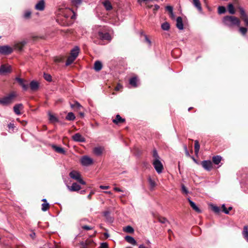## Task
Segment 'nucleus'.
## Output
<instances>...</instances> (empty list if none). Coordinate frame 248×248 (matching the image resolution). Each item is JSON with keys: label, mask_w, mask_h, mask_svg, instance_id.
Returning a JSON list of instances; mask_svg holds the SVG:
<instances>
[{"label": "nucleus", "mask_w": 248, "mask_h": 248, "mask_svg": "<svg viewBox=\"0 0 248 248\" xmlns=\"http://www.w3.org/2000/svg\"><path fill=\"white\" fill-rule=\"evenodd\" d=\"M13 51V48L8 45L0 46V54H10L12 53Z\"/></svg>", "instance_id": "obj_5"}, {"label": "nucleus", "mask_w": 248, "mask_h": 248, "mask_svg": "<svg viewBox=\"0 0 248 248\" xmlns=\"http://www.w3.org/2000/svg\"><path fill=\"white\" fill-rule=\"evenodd\" d=\"M125 240L129 243L133 245H136L137 244L136 241L134 239V238L130 236H126L125 237Z\"/></svg>", "instance_id": "obj_28"}, {"label": "nucleus", "mask_w": 248, "mask_h": 248, "mask_svg": "<svg viewBox=\"0 0 248 248\" xmlns=\"http://www.w3.org/2000/svg\"><path fill=\"white\" fill-rule=\"evenodd\" d=\"M170 17H171V18H172V19H174V18H175V15H174V13H173V11L172 12V13H170Z\"/></svg>", "instance_id": "obj_63"}, {"label": "nucleus", "mask_w": 248, "mask_h": 248, "mask_svg": "<svg viewBox=\"0 0 248 248\" xmlns=\"http://www.w3.org/2000/svg\"><path fill=\"white\" fill-rule=\"evenodd\" d=\"M82 228L83 229H84V230H92L93 229L92 227H90L89 226H87V225L82 226Z\"/></svg>", "instance_id": "obj_55"}, {"label": "nucleus", "mask_w": 248, "mask_h": 248, "mask_svg": "<svg viewBox=\"0 0 248 248\" xmlns=\"http://www.w3.org/2000/svg\"><path fill=\"white\" fill-rule=\"evenodd\" d=\"M30 236L32 239H34L35 237V233L34 232H32L31 234H30Z\"/></svg>", "instance_id": "obj_62"}, {"label": "nucleus", "mask_w": 248, "mask_h": 248, "mask_svg": "<svg viewBox=\"0 0 248 248\" xmlns=\"http://www.w3.org/2000/svg\"><path fill=\"white\" fill-rule=\"evenodd\" d=\"M104 148L101 146L95 147L93 149V153L97 156H100L102 155Z\"/></svg>", "instance_id": "obj_16"}, {"label": "nucleus", "mask_w": 248, "mask_h": 248, "mask_svg": "<svg viewBox=\"0 0 248 248\" xmlns=\"http://www.w3.org/2000/svg\"><path fill=\"white\" fill-rule=\"evenodd\" d=\"M148 181H149V183L151 189H154V187L156 186V184H155V182L153 180H152L151 178H149L148 179Z\"/></svg>", "instance_id": "obj_41"}, {"label": "nucleus", "mask_w": 248, "mask_h": 248, "mask_svg": "<svg viewBox=\"0 0 248 248\" xmlns=\"http://www.w3.org/2000/svg\"><path fill=\"white\" fill-rule=\"evenodd\" d=\"M30 86L32 91H37L39 88V83L36 81L32 80L30 82Z\"/></svg>", "instance_id": "obj_18"}, {"label": "nucleus", "mask_w": 248, "mask_h": 248, "mask_svg": "<svg viewBox=\"0 0 248 248\" xmlns=\"http://www.w3.org/2000/svg\"><path fill=\"white\" fill-rule=\"evenodd\" d=\"M221 159L222 157L219 155L214 156L212 158L213 162L216 165L219 164Z\"/></svg>", "instance_id": "obj_32"}, {"label": "nucleus", "mask_w": 248, "mask_h": 248, "mask_svg": "<svg viewBox=\"0 0 248 248\" xmlns=\"http://www.w3.org/2000/svg\"><path fill=\"white\" fill-rule=\"evenodd\" d=\"M26 44L27 42L26 41H22L21 42L16 43L14 45V47L15 49L21 51Z\"/></svg>", "instance_id": "obj_15"}, {"label": "nucleus", "mask_w": 248, "mask_h": 248, "mask_svg": "<svg viewBox=\"0 0 248 248\" xmlns=\"http://www.w3.org/2000/svg\"><path fill=\"white\" fill-rule=\"evenodd\" d=\"M67 187L70 191H78L81 189V186L76 183H73L71 186L67 185Z\"/></svg>", "instance_id": "obj_13"}, {"label": "nucleus", "mask_w": 248, "mask_h": 248, "mask_svg": "<svg viewBox=\"0 0 248 248\" xmlns=\"http://www.w3.org/2000/svg\"><path fill=\"white\" fill-rule=\"evenodd\" d=\"M188 201L189 202L191 207L194 210H195L196 212L198 213H201L202 211L193 201H192L189 198H188Z\"/></svg>", "instance_id": "obj_22"}, {"label": "nucleus", "mask_w": 248, "mask_h": 248, "mask_svg": "<svg viewBox=\"0 0 248 248\" xmlns=\"http://www.w3.org/2000/svg\"><path fill=\"white\" fill-rule=\"evenodd\" d=\"M72 139L74 141L77 142H85V139L79 133H76L72 136Z\"/></svg>", "instance_id": "obj_12"}, {"label": "nucleus", "mask_w": 248, "mask_h": 248, "mask_svg": "<svg viewBox=\"0 0 248 248\" xmlns=\"http://www.w3.org/2000/svg\"><path fill=\"white\" fill-rule=\"evenodd\" d=\"M158 221L163 224H165L166 223L168 222V220L166 218L163 217H158Z\"/></svg>", "instance_id": "obj_48"}, {"label": "nucleus", "mask_w": 248, "mask_h": 248, "mask_svg": "<svg viewBox=\"0 0 248 248\" xmlns=\"http://www.w3.org/2000/svg\"><path fill=\"white\" fill-rule=\"evenodd\" d=\"M200 148V145L199 143V141L197 140H196L195 141V144H194V148H195V153L196 155H198L199 150Z\"/></svg>", "instance_id": "obj_34"}, {"label": "nucleus", "mask_w": 248, "mask_h": 248, "mask_svg": "<svg viewBox=\"0 0 248 248\" xmlns=\"http://www.w3.org/2000/svg\"><path fill=\"white\" fill-rule=\"evenodd\" d=\"M239 31L243 35H244L247 32L248 30L245 27H240Z\"/></svg>", "instance_id": "obj_45"}, {"label": "nucleus", "mask_w": 248, "mask_h": 248, "mask_svg": "<svg viewBox=\"0 0 248 248\" xmlns=\"http://www.w3.org/2000/svg\"><path fill=\"white\" fill-rule=\"evenodd\" d=\"M161 28L163 30L168 31L170 28V26L169 23L166 22L162 24Z\"/></svg>", "instance_id": "obj_37"}, {"label": "nucleus", "mask_w": 248, "mask_h": 248, "mask_svg": "<svg viewBox=\"0 0 248 248\" xmlns=\"http://www.w3.org/2000/svg\"><path fill=\"white\" fill-rule=\"evenodd\" d=\"M70 107L72 108L77 110H79L83 107L77 101H76L74 104H70Z\"/></svg>", "instance_id": "obj_24"}, {"label": "nucleus", "mask_w": 248, "mask_h": 248, "mask_svg": "<svg viewBox=\"0 0 248 248\" xmlns=\"http://www.w3.org/2000/svg\"><path fill=\"white\" fill-rule=\"evenodd\" d=\"M23 106L22 104H16L13 108L14 111L17 115H20V110L23 109Z\"/></svg>", "instance_id": "obj_14"}, {"label": "nucleus", "mask_w": 248, "mask_h": 248, "mask_svg": "<svg viewBox=\"0 0 248 248\" xmlns=\"http://www.w3.org/2000/svg\"><path fill=\"white\" fill-rule=\"evenodd\" d=\"M153 157L154 158L153 160H160V157L155 149L153 151Z\"/></svg>", "instance_id": "obj_39"}, {"label": "nucleus", "mask_w": 248, "mask_h": 248, "mask_svg": "<svg viewBox=\"0 0 248 248\" xmlns=\"http://www.w3.org/2000/svg\"><path fill=\"white\" fill-rule=\"evenodd\" d=\"M113 122L116 124L120 123H123L125 122V119L122 118L120 115L117 114L116 116L115 119L113 120Z\"/></svg>", "instance_id": "obj_25"}, {"label": "nucleus", "mask_w": 248, "mask_h": 248, "mask_svg": "<svg viewBox=\"0 0 248 248\" xmlns=\"http://www.w3.org/2000/svg\"><path fill=\"white\" fill-rule=\"evenodd\" d=\"M31 15V12L29 10H28V11H26L25 12L23 16L25 18L27 19V18H29L30 17Z\"/></svg>", "instance_id": "obj_47"}, {"label": "nucleus", "mask_w": 248, "mask_h": 248, "mask_svg": "<svg viewBox=\"0 0 248 248\" xmlns=\"http://www.w3.org/2000/svg\"><path fill=\"white\" fill-rule=\"evenodd\" d=\"M103 215L105 217H106L107 218H108V217L109 216V211H105L103 213Z\"/></svg>", "instance_id": "obj_57"}, {"label": "nucleus", "mask_w": 248, "mask_h": 248, "mask_svg": "<svg viewBox=\"0 0 248 248\" xmlns=\"http://www.w3.org/2000/svg\"><path fill=\"white\" fill-rule=\"evenodd\" d=\"M153 165L158 173H161L163 169V166L160 160H153Z\"/></svg>", "instance_id": "obj_6"}, {"label": "nucleus", "mask_w": 248, "mask_h": 248, "mask_svg": "<svg viewBox=\"0 0 248 248\" xmlns=\"http://www.w3.org/2000/svg\"><path fill=\"white\" fill-rule=\"evenodd\" d=\"M36 10L39 11H43L45 8V2L44 0L39 1L35 6Z\"/></svg>", "instance_id": "obj_17"}, {"label": "nucleus", "mask_w": 248, "mask_h": 248, "mask_svg": "<svg viewBox=\"0 0 248 248\" xmlns=\"http://www.w3.org/2000/svg\"><path fill=\"white\" fill-rule=\"evenodd\" d=\"M70 178L77 180L78 183L82 185H85L86 183L81 177L80 173L76 170L71 171L69 174Z\"/></svg>", "instance_id": "obj_4"}, {"label": "nucleus", "mask_w": 248, "mask_h": 248, "mask_svg": "<svg viewBox=\"0 0 248 248\" xmlns=\"http://www.w3.org/2000/svg\"><path fill=\"white\" fill-rule=\"evenodd\" d=\"M16 80L19 83V84L22 86L23 89L25 91L27 90L28 89V85L25 83V81L22 78H16Z\"/></svg>", "instance_id": "obj_19"}, {"label": "nucleus", "mask_w": 248, "mask_h": 248, "mask_svg": "<svg viewBox=\"0 0 248 248\" xmlns=\"http://www.w3.org/2000/svg\"><path fill=\"white\" fill-rule=\"evenodd\" d=\"M80 162L83 166H88L93 163V160L91 157L85 155L80 159Z\"/></svg>", "instance_id": "obj_8"}, {"label": "nucleus", "mask_w": 248, "mask_h": 248, "mask_svg": "<svg viewBox=\"0 0 248 248\" xmlns=\"http://www.w3.org/2000/svg\"><path fill=\"white\" fill-rule=\"evenodd\" d=\"M93 243L91 240H86L80 243L81 248H88V246Z\"/></svg>", "instance_id": "obj_27"}, {"label": "nucleus", "mask_w": 248, "mask_h": 248, "mask_svg": "<svg viewBox=\"0 0 248 248\" xmlns=\"http://www.w3.org/2000/svg\"><path fill=\"white\" fill-rule=\"evenodd\" d=\"M16 96V93L12 92L4 97L0 98V104L3 106L9 105L14 101Z\"/></svg>", "instance_id": "obj_2"}, {"label": "nucleus", "mask_w": 248, "mask_h": 248, "mask_svg": "<svg viewBox=\"0 0 248 248\" xmlns=\"http://www.w3.org/2000/svg\"><path fill=\"white\" fill-rule=\"evenodd\" d=\"M228 10L230 14L233 15L235 14L234 7L232 3H229L228 5Z\"/></svg>", "instance_id": "obj_35"}, {"label": "nucleus", "mask_w": 248, "mask_h": 248, "mask_svg": "<svg viewBox=\"0 0 248 248\" xmlns=\"http://www.w3.org/2000/svg\"><path fill=\"white\" fill-rule=\"evenodd\" d=\"M242 234L244 238L248 242V227L247 226L244 227Z\"/></svg>", "instance_id": "obj_31"}, {"label": "nucleus", "mask_w": 248, "mask_h": 248, "mask_svg": "<svg viewBox=\"0 0 248 248\" xmlns=\"http://www.w3.org/2000/svg\"><path fill=\"white\" fill-rule=\"evenodd\" d=\"M137 78L136 77H133L129 80V84L134 87H137Z\"/></svg>", "instance_id": "obj_33"}, {"label": "nucleus", "mask_w": 248, "mask_h": 248, "mask_svg": "<svg viewBox=\"0 0 248 248\" xmlns=\"http://www.w3.org/2000/svg\"><path fill=\"white\" fill-rule=\"evenodd\" d=\"M176 27L178 29L180 30H182L184 29V25L182 18L180 16H178L176 19Z\"/></svg>", "instance_id": "obj_21"}, {"label": "nucleus", "mask_w": 248, "mask_h": 248, "mask_svg": "<svg viewBox=\"0 0 248 248\" xmlns=\"http://www.w3.org/2000/svg\"><path fill=\"white\" fill-rule=\"evenodd\" d=\"M181 187H182V192L184 193L187 194L188 193V191L187 189H186V187L184 185H182Z\"/></svg>", "instance_id": "obj_49"}, {"label": "nucleus", "mask_w": 248, "mask_h": 248, "mask_svg": "<svg viewBox=\"0 0 248 248\" xmlns=\"http://www.w3.org/2000/svg\"><path fill=\"white\" fill-rule=\"evenodd\" d=\"M54 61L56 62H62V59L61 58H55Z\"/></svg>", "instance_id": "obj_60"}, {"label": "nucleus", "mask_w": 248, "mask_h": 248, "mask_svg": "<svg viewBox=\"0 0 248 248\" xmlns=\"http://www.w3.org/2000/svg\"><path fill=\"white\" fill-rule=\"evenodd\" d=\"M124 231L128 233H133L134 231L133 228L130 226H127L124 229Z\"/></svg>", "instance_id": "obj_40"}, {"label": "nucleus", "mask_w": 248, "mask_h": 248, "mask_svg": "<svg viewBox=\"0 0 248 248\" xmlns=\"http://www.w3.org/2000/svg\"><path fill=\"white\" fill-rule=\"evenodd\" d=\"M226 12V8L224 6H219L218 8V13L219 14H224Z\"/></svg>", "instance_id": "obj_43"}, {"label": "nucleus", "mask_w": 248, "mask_h": 248, "mask_svg": "<svg viewBox=\"0 0 248 248\" xmlns=\"http://www.w3.org/2000/svg\"><path fill=\"white\" fill-rule=\"evenodd\" d=\"M75 116L73 112H69L66 117V119L69 121H73L75 119Z\"/></svg>", "instance_id": "obj_36"}, {"label": "nucleus", "mask_w": 248, "mask_h": 248, "mask_svg": "<svg viewBox=\"0 0 248 248\" xmlns=\"http://www.w3.org/2000/svg\"><path fill=\"white\" fill-rule=\"evenodd\" d=\"M166 10L169 12V14L170 13H171L173 11V8L172 6H167L166 7Z\"/></svg>", "instance_id": "obj_52"}, {"label": "nucleus", "mask_w": 248, "mask_h": 248, "mask_svg": "<svg viewBox=\"0 0 248 248\" xmlns=\"http://www.w3.org/2000/svg\"><path fill=\"white\" fill-rule=\"evenodd\" d=\"M49 120L52 122H58V119L56 117H55L54 115L49 112Z\"/></svg>", "instance_id": "obj_38"}, {"label": "nucleus", "mask_w": 248, "mask_h": 248, "mask_svg": "<svg viewBox=\"0 0 248 248\" xmlns=\"http://www.w3.org/2000/svg\"><path fill=\"white\" fill-rule=\"evenodd\" d=\"M99 187L102 189H107L109 188V186H100Z\"/></svg>", "instance_id": "obj_58"}, {"label": "nucleus", "mask_w": 248, "mask_h": 248, "mask_svg": "<svg viewBox=\"0 0 248 248\" xmlns=\"http://www.w3.org/2000/svg\"><path fill=\"white\" fill-rule=\"evenodd\" d=\"M101 248H108V244L107 243H102L100 246Z\"/></svg>", "instance_id": "obj_56"}, {"label": "nucleus", "mask_w": 248, "mask_h": 248, "mask_svg": "<svg viewBox=\"0 0 248 248\" xmlns=\"http://www.w3.org/2000/svg\"><path fill=\"white\" fill-rule=\"evenodd\" d=\"M70 12V10L68 9H60L59 11L58 12V14L61 15L65 18H67L69 17V15L67 13Z\"/></svg>", "instance_id": "obj_20"}, {"label": "nucleus", "mask_w": 248, "mask_h": 248, "mask_svg": "<svg viewBox=\"0 0 248 248\" xmlns=\"http://www.w3.org/2000/svg\"><path fill=\"white\" fill-rule=\"evenodd\" d=\"M49 204L47 202H44L42 204V210L43 211H46L49 208Z\"/></svg>", "instance_id": "obj_42"}, {"label": "nucleus", "mask_w": 248, "mask_h": 248, "mask_svg": "<svg viewBox=\"0 0 248 248\" xmlns=\"http://www.w3.org/2000/svg\"><path fill=\"white\" fill-rule=\"evenodd\" d=\"M238 9L240 11V14L242 19L245 22L246 26L248 27V16L246 14L244 9L241 6L238 7Z\"/></svg>", "instance_id": "obj_7"}, {"label": "nucleus", "mask_w": 248, "mask_h": 248, "mask_svg": "<svg viewBox=\"0 0 248 248\" xmlns=\"http://www.w3.org/2000/svg\"><path fill=\"white\" fill-rule=\"evenodd\" d=\"M192 3L200 12H202V9L200 0H192Z\"/></svg>", "instance_id": "obj_23"}, {"label": "nucleus", "mask_w": 248, "mask_h": 248, "mask_svg": "<svg viewBox=\"0 0 248 248\" xmlns=\"http://www.w3.org/2000/svg\"><path fill=\"white\" fill-rule=\"evenodd\" d=\"M44 78L47 81H51L52 80L51 75L46 73L44 74Z\"/></svg>", "instance_id": "obj_44"}, {"label": "nucleus", "mask_w": 248, "mask_h": 248, "mask_svg": "<svg viewBox=\"0 0 248 248\" xmlns=\"http://www.w3.org/2000/svg\"><path fill=\"white\" fill-rule=\"evenodd\" d=\"M102 68V64L101 62L97 61L94 62V69L98 72L100 71Z\"/></svg>", "instance_id": "obj_26"}, {"label": "nucleus", "mask_w": 248, "mask_h": 248, "mask_svg": "<svg viewBox=\"0 0 248 248\" xmlns=\"http://www.w3.org/2000/svg\"><path fill=\"white\" fill-rule=\"evenodd\" d=\"M144 36H145V41L148 44L149 46H151V40L148 38V36L146 35H145Z\"/></svg>", "instance_id": "obj_54"}, {"label": "nucleus", "mask_w": 248, "mask_h": 248, "mask_svg": "<svg viewBox=\"0 0 248 248\" xmlns=\"http://www.w3.org/2000/svg\"><path fill=\"white\" fill-rule=\"evenodd\" d=\"M224 24L229 27H233L234 26L239 27L240 24V20L234 16H226L223 19Z\"/></svg>", "instance_id": "obj_1"}, {"label": "nucleus", "mask_w": 248, "mask_h": 248, "mask_svg": "<svg viewBox=\"0 0 248 248\" xmlns=\"http://www.w3.org/2000/svg\"><path fill=\"white\" fill-rule=\"evenodd\" d=\"M222 210L226 214H229V210H227V209L226 208L224 204H223L222 205Z\"/></svg>", "instance_id": "obj_53"}, {"label": "nucleus", "mask_w": 248, "mask_h": 248, "mask_svg": "<svg viewBox=\"0 0 248 248\" xmlns=\"http://www.w3.org/2000/svg\"><path fill=\"white\" fill-rule=\"evenodd\" d=\"M61 20V16H59L58 17V18L57 19V21L58 23H59V24H61L62 26H66L67 25V23L65 22H62V23H60V21Z\"/></svg>", "instance_id": "obj_50"}, {"label": "nucleus", "mask_w": 248, "mask_h": 248, "mask_svg": "<svg viewBox=\"0 0 248 248\" xmlns=\"http://www.w3.org/2000/svg\"><path fill=\"white\" fill-rule=\"evenodd\" d=\"M98 37L102 40H110L111 37L108 32H103L99 31L98 32Z\"/></svg>", "instance_id": "obj_9"}, {"label": "nucleus", "mask_w": 248, "mask_h": 248, "mask_svg": "<svg viewBox=\"0 0 248 248\" xmlns=\"http://www.w3.org/2000/svg\"><path fill=\"white\" fill-rule=\"evenodd\" d=\"M79 47L78 46H75L71 50L70 55L68 57L66 62L65 64L68 66L72 64L74 61L76 59L79 53Z\"/></svg>", "instance_id": "obj_3"}, {"label": "nucleus", "mask_w": 248, "mask_h": 248, "mask_svg": "<svg viewBox=\"0 0 248 248\" xmlns=\"http://www.w3.org/2000/svg\"><path fill=\"white\" fill-rule=\"evenodd\" d=\"M212 210L215 212V213H218L220 211V209L217 206H212Z\"/></svg>", "instance_id": "obj_51"}, {"label": "nucleus", "mask_w": 248, "mask_h": 248, "mask_svg": "<svg viewBox=\"0 0 248 248\" xmlns=\"http://www.w3.org/2000/svg\"><path fill=\"white\" fill-rule=\"evenodd\" d=\"M82 0H72V2L73 5L78 6L81 4Z\"/></svg>", "instance_id": "obj_46"}, {"label": "nucleus", "mask_w": 248, "mask_h": 248, "mask_svg": "<svg viewBox=\"0 0 248 248\" xmlns=\"http://www.w3.org/2000/svg\"><path fill=\"white\" fill-rule=\"evenodd\" d=\"M139 248H148L145 247L144 245L142 244V245H140L139 246Z\"/></svg>", "instance_id": "obj_64"}, {"label": "nucleus", "mask_w": 248, "mask_h": 248, "mask_svg": "<svg viewBox=\"0 0 248 248\" xmlns=\"http://www.w3.org/2000/svg\"><path fill=\"white\" fill-rule=\"evenodd\" d=\"M202 167L206 170L209 171L213 167L212 163L210 160H204L202 162Z\"/></svg>", "instance_id": "obj_11"}, {"label": "nucleus", "mask_w": 248, "mask_h": 248, "mask_svg": "<svg viewBox=\"0 0 248 248\" xmlns=\"http://www.w3.org/2000/svg\"><path fill=\"white\" fill-rule=\"evenodd\" d=\"M114 190L115 191H118V192H122L123 191V190L122 189H121L120 188L117 187H114Z\"/></svg>", "instance_id": "obj_61"}, {"label": "nucleus", "mask_w": 248, "mask_h": 248, "mask_svg": "<svg viewBox=\"0 0 248 248\" xmlns=\"http://www.w3.org/2000/svg\"><path fill=\"white\" fill-rule=\"evenodd\" d=\"M102 3H103L104 6L105 7V8H106V9L107 11H109L112 9V5H111L110 2L108 0H106L104 1H103Z\"/></svg>", "instance_id": "obj_29"}, {"label": "nucleus", "mask_w": 248, "mask_h": 248, "mask_svg": "<svg viewBox=\"0 0 248 248\" xmlns=\"http://www.w3.org/2000/svg\"><path fill=\"white\" fill-rule=\"evenodd\" d=\"M8 127L9 129H14L15 125L14 124L10 123L8 124Z\"/></svg>", "instance_id": "obj_59"}, {"label": "nucleus", "mask_w": 248, "mask_h": 248, "mask_svg": "<svg viewBox=\"0 0 248 248\" xmlns=\"http://www.w3.org/2000/svg\"><path fill=\"white\" fill-rule=\"evenodd\" d=\"M53 149L57 153H61L62 154H65V151L64 149L61 147H58L55 145L52 146Z\"/></svg>", "instance_id": "obj_30"}, {"label": "nucleus", "mask_w": 248, "mask_h": 248, "mask_svg": "<svg viewBox=\"0 0 248 248\" xmlns=\"http://www.w3.org/2000/svg\"><path fill=\"white\" fill-rule=\"evenodd\" d=\"M12 71L11 67L10 65H6L2 64L0 67V74H5L6 73H10Z\"/></svg>", "instance_id": "obj_10"}]
</instances>
